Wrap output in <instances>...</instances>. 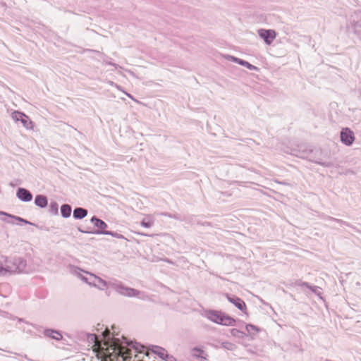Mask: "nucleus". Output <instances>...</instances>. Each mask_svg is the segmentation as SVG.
I'll return each mask as SVG.
<instances>
[{
  "instance_id": "f257e3e1",
  "label": "nucleus",
  "mask_w": 361,
  "mask_h": 361,
  "mask_svg": "<svg viewBox=\"0 0 361 361\" xmlns=\"http://www.w3.org/2000/svg\"><path fill=\"white\" fill-rule=\"evenodd\" d=\"M110 330L106 328L102 332L103 338L99 339L96 334H90L88 336L89 342L93 343V346L96 348L98 353L103 357L109 359L113 361L114 359L121 358L122 361H127L132 356V350L129 347H132L135 350V353L142 352L144 346L137 343H133L122 336V340L118 338L110 337Z\"/></svg>"
},
{
  "instance_id": "f03ea898",
  "label": "nucleus",
  "mask_w": 361,
  "mask_h": 361,
  "mask_svg": "<svg viewBox=\"0 0 361 361\" xmlns=\"http://www.w3.org/2000/svg\"><path fill=\"white\" fill-rule=\"evenodd\" d=\"M2 262L5 275L22 273L26 267V261L21 257H5Z\"/></svg>"
},
{
  "instance_id": "7ed1b4c3",
  "label": "nucleus",
  "mask_w": 361,
  "mask_h": 361,
  "mask_svg": "<svg viewBox=\"0 0 361 361\" xmlns=\"http://www.w3.org/2000/svg\"><path fill=\"white\" fill-rule=\"evenodd\" d=\"M204 317L211 322L224 326H233L235 323V320L233 318L221 311H205Z\"/></svg>"
},
{
  "instance_id": "20e7f679",
  "label": "nucleus",
  "mask_w": 361,
  "mask_h": 361,
  "mask_svg": "<svg viewBox=\"0 0 361 361\" xmlns=\"http://www.w3.org/2000/svg\"><path fill=\"white\" fill-rule=\"evenodd\" d=\"M111 286L118 294L126 297H136L142 300H145L147 298V295L143 292L125 286L121 283H113Z\"/></svg>"
},
{
  "instance_id": "39448f33",
  "label": "nucleus",
  "mask_w": 361,
  "mask_h": 361,
  "mask_svg": "<svg viewBox=\"0 0 361 361\" xmlns=\"http://www.w3.org/2000/svg\"><path fill=\"white\" fill-rule=\"evenodd\" d=\"M312 153V151H302V152L297 153L295 150H294L293 152H292L293 154L295 155L296 157H299L302 159H308L312 162L317 164L320 166H324V167H331L334 165L333 162L330 161H323L319 159H312L310 157V154Z\"/></svg>"
},
{
  "instance_id": "423d86ee",
  "label": "nucleus",
  "mask_w": 361,
  "mask_h": 361,
  "mask_svg": "<svg viewBox=\"0 0 361 361\" xmlns=\"http://www.w3.org/2000/svg\"><path fill=\"white\" fill-rule=\"evenodd\" d=\"M350 24L353 28L354 33L361 40V11L355 12L351 16Z\"/></svg>"
},
{
  "instance_id": "0eeeda50",
  "label": "nucleus",
  "mask_w": 361,
  "mask_h": 361,
  "mask_svg": "<svg viewBox=\"0 0 361 361\" xmlns=\"http://www.w3.org/2000/svg\"><path fill=\"white\" fill-rule=\"evenodd\" d=\"M341 140L346 146H350L355 140L353 131L348 128H343L341 131Z\"/></svg>"
},
{
  "instance_id": "6e6552de",
  "label": "nucleus",
  "mask_w": 361,
  "mask_h": 361,
  "mask_svg": "<svg viewBox=\"0 0 361 361\" xmlns=\"http://www.w3.org/2000/svg\"><path fill=\"white\" fill-rule=\"evenodd\" d=\"M70 269H71V272L72 274H75V276H77L78 277L81 279L83 281H85V283H87V284H89L90 286V281H93V279H91L92 274L87 272V271H84L81 269H80L77 267H74V266H71L70 267Z\"/></svg>"
},
{
  "instance_id": "1a4fd4ad",
  "label": "nucleus",
  "mask_w": 361,
  "mask_h": 361,
  "mask_svg": "<svg viewBox=\"0 0 361 361\" xmlns=\"http://www.w3.org/2000/svg\"><path fill=\"white\" fill-rule=\"evenodd\" d=\"M258 35L268 45L271 44L276 37V33L274 30L260 29L258 30Z\"/></svg>"
},
{
  "instance_id": "9d476101",
  "label": "nucleus",
  "mask_w": 361,
  "mask_h": 361,
  "mask_svg": "<svg viewBox=\"0 0 361 361\" xmlns=\"http://www.w3.org/2000/svg\"><path fill=\"white\" fill-rule=\"evenodd\" d=\"M11 118L16 121H20L23 126L29 128V125L31 122L29 121L28 117L23 113L15 111L11 114Z\"/></svg>"
},
{
  "instance_id": "9b49d317",
  "label": "nucleus",
  "mask_w": 361,
  "mask_h": 361,
  "mask_svg": "<svg viewBox=\"0 0 361 361\" xmlns=\"http://www.w3.org/2000/svg\"><path fill=\"white\" fill-rule=\"evenodd\" d=\"M78 230L80 232L85 233L104 234V235H111V236H113L114 238H116L126 239V238L123 235L119 234V233H116V232L109 231H87L82 230L81 228H78Z\"/></svg>"
},
{
  "instance_id": "f8f14e48",
  "label": "nucleus",
  "mask_w": 361,
  "mask_h": 361,
  "mask_svg": "<svg viewBox=\"0 0 361 361\" xmlns=\"http://www.w3.org/2000/svg\"><path fill=\"white\" fill-rule=\"evenodd\" d=\"M16 195L23 202H30L32 199V193L27 189L19 188L17 190Z\"/></svg>"
},
{
  "instance_id": "ddd939ff",
  "label": "nucleus",
  "mask_w": 361,
  "mask_h": 361,
  "mask_svg": "<svg viewBox=\"0 0 361 361\" xmlns=\"http://www.w3.org/2000/svg\"><path fill=\"white\" fill-rule=\"evenodd\" d=\"M91 279H93L92 281H90V286L97 287L99 290H104L107 287V283L99 276L94 274H91Z\"/></svg>"
},
{
  "instance_id": "4468645a",
  "label": "nucleus",
  "mask_w": 361,
  "mask_h": 361,
  "mask_svg": "<svg viewBox=\"0 0 361 361\" xmlns=\"http://www.w3.org/2000/svg\"><path fill=\"white\" fill-rule=\"evenodd\" d=\"M226 298L230 302L233 303L240 310L243 311L245 309V303L240 298L229 295H226Z\"/></svg>"
},
{
  "instance_id": "2eb2a0df",
  "label": "nucleus",
  "mask_w": 361,
  "mask_h": 361,
  "mask_svg": "<svg viewBox=\"0 0 361 361\" xmlns=\"http://www.w3.org/2000/svg\"><path fill=\"white\" fill-rule=\"evenodd\" d=\"M0 214L4 215L7 217V219H4L6 222L8 224H14L13 221H12L11 219H15L16 221L24 223L25 224H32V223L29 222L28 221L18 216H13L11 214H6L4 212H0Z\"/></svg>"
},
{
  "instance_id": "dca6fc26",
  "label": "nucleus",
  "mask_w": 361,
  "mask_h": 361,
  "mask_svg": "<svg viewBox=\"0 0 361 361\" xmlns=\"http://www.w3.org/2000/svg\"><path fill=\"white\" fill-rule=\"evenodd\" d=\"M35 204L40 208H45L48 204L47 197L43 195H37L35 199Z\"/></svg>"
},
{
  "instance_id": "f3484780",
  "label": "nucleus",
  "mask_w": 361,
  "mask_h": 361,
  "mask_svg": "<svg viewBox=\"0 0 361 361\" xmlns=\"http://www.w3.org/2000/svg\"><path fill=\"white\" fill-rule=\"evenodd\" d=\"M296 283L299 286H305V287L310 288L312 293H314L315 295H317L318 296H320L322 294L321 288L319 286H312L308 283L302 282L301 281H297Z\"/></svg>"
},
{
  "instance_id": "a211bd4d",
  "label": "nucleus",
  "mask_w": 361,
  "mask_h": 361,
  "mask_svg": "<svg viewBox=\"0 0 361 361\" xmlns=\"http://www.w3.org/2000/svg\"><path fill=\"white\" fill-rule=\"evenodd\" d=\"M44 336L47 337H50L53 339H55L56 341H60L62 339V335L61 333L58 331L53 330V329H46L44 332Z\"/></svg>"
},
{
  "instance_id": "6ab92c4d",
  "label": "nucleus",
  "mask_w": 361,
  "mask_h": 361,
  "mask_svg": "<svg viewBox=\"0 0 361 361\" xmlns=\"http://www.w3.org/2000/svg\"><path fill=\"white\" fill-rule=\"evenodd\" d=\"M87 215V210L82 207H77L73 210V217L76 219H82Z\"/></svg>"
},
{
  "instance_id": "aec40b11",
  "label": "nucleus",
  "mask_w": 361,
  "mask_h": 361,
  "mask_svg": "<svg viewBox=\"0 0 361 361\" xmlns=\"http://www.w3.org/2000/svg\"><path fill=\"white\" fill-rule=\"evenodd\" d=\"M91 222L94 224V225L97 227L100 231H104L107 227V224L102 220L98 219L96 216H93L91 219Z\"/></svg>"
},
{
  "instance_id": "412c9836",
  "label": "nucleus",
  "mask_w": 361,
  "mask_h": 361,
  "mask_svg": "<svg viewBox=\"0 0 361 361\" xmlns=\"http://www.w3.org/2000/svg\"><path fill=\"white\" fill-rule=\"evenodd\" d=\"M149 349L153 353L157 355L161 359L164 358V356L166 352L164 348L157 345H152Z\"/></svg>"
},
{
  "instance_id": "4be33fe9",
  "label": "nucleus",
  "mask_w": 361,
  "mask_h": 361,
  "mask_svg": "<svg viewBox=\"0 0 361 361\" xmlns=\"http://www.w3.org/2000/svg\"><path fill=\"white\" fill-rule=\"evenodd\" d=\"M71 207L69 204H64L61 207V214L63 218H68L71 214Z\"/></svg>"
},
{
  "instance_id": "5701e85b",
  "label": "nucleus",
  "mask_w": 361,
  "mask_h": 361,
  "mask_svg": "<svg viewBox=\"0 0 361 361\" xmlns=\"http://www.w3.org/2000/svg\"><path fill=\"white\" fill-rule=\"evenodd\" d=\"M231 334L233 336L240 338H243L246 336V334L244 332H243L237 329H232L231 330Z\"/></svg>"
},
{
  "instance_id": "b1692460",
  "label": "nucleus",
  "mask_w": 361,
  "mask_h": 361,
  "mask_svg": "<svg viewBox=\"0 0 361 361\" xmlns=\"http://www.w3.org/2000/svg\"><path fill=\"white\" fill-rule=\"evenodd\" d=\"M222 347L225 349H227L228 350H234L236 348V345L231 342H223L222 343Z\"/></svg>"
},
{
  "instance_id": "393cba45",
  "label": "nucleus",
  "mask_w": 361,
  "mask_h": 361,
  "mask_svg": "<svg viewBox=\"0 0 361 361\" xmlns=\"http://www.w3.org/2000/svg\"><path fill=\"white\" fill-rule=\"evenodd\" d=\"M240 65L243 66H245L247 68H248L249 70H255V71H257L258 70V68L250 64V63H248L247 61H244V60H241L240 61Z\"/></svg>"
},
{
  "instance_id": "a878e982",
  "label": "nucleus",
  "mask_w": 361,
  "mask_h": 361,
  "mask_svg": "<svg viewBox=\"0 0 361 361\" xmlns=\"http://www.w3.org/2000/svg\"><path fill=\"white\" fill-rule=\"evenodd\" d=\"M246 331L250 334H252L254 331H258V328L252 324H247L245 326Z\"/></svg>"
},
{
  "instance_id": "bb28decb",
  "label": "nucleus",
  "mask_w": 361,
  "mask_h": 361,
  "mask_svg": "<svg viewBox=\"0 0 361 361\" xmlns=\"http://www.w3.org/2000/svg\"><path fill=\"white\" fill-rule=\"evenodd\" d=\"M140 224H141V226H142L145 228H150L153 225V221H152V220L146 221V219H145L144 220H142L141 221Z\"/></svg>"
},
{
  "instance_id": "cd10ccee",
  "label": "nucleus",
  "mask_w": 361,
  "mask_h": 361,
  "mask_svg": "<svg viewBox=\"0 0 361 361\" xmlns=\"http://www.w3.org/2000/svg\"><path fill=\"white\" fill-rule=\"evenodd\" d=\"M50 211L54 214L58 213V204L53 202L50 204Z\"/></svg>"
},
{
  "instance_id": "c85d7f7f",
  "label": "nucleus",
  "mask_w": 361,
  "mask_h": 361,
  "mask_svg": "<svg viewBox=\"0 0 361 361\" xmlns=\"http://www.w3.org/2000/svg\"><path fill=\"white\" fill-rule=\"evenodd\" d=\"M162 360L164 361H176V359L173 355L168 354L167 351L166 352Z\"/></svg>"
},
{
  "instance_id": "c756f323",
  "label": "nucleus",
  "mask_w": 361,
  "mask_h": 361,
  "mask_svg": "<svg viewBox=\"0 0 361 361\" xmlns=\"http://www.w3.org/2000/svg\"><path fill=\"white\" fill-rule=\"evenodd\" d=\"M228 59H229L230 60H231L232 61L235 62V63H238V64H240V61H241V60H242V59H240L236 58V57L233 56H228Z\"/></svg>"
},
{
  "instance_id": "7c9ffc66",
  "label": "nucleus",
  "mask_w": 361,
  "mask_h": 361,
  "mask_svg": "<svg viewBox=\"0 0 361 361\" xmlns=\"http://www.w3.org/2000/svg\"><path fill=\"white\" fill-rule=\"evenodd\" d=\"M4 266L3 262H0V276H4Z\"/></svg>"
},
{
  "instance_id": "2f4dec72",
  "label": "nucleus",
  "mask_w": 361,
  "mask_h": 361,
  "mask_svg": "<svg viewBox=\"0 0 361 361\" xmlns=\"http://www.w3.org/2000/svg\"><path fill=\"white\" fill-rule=\"evenodd\" d=\"M125 94L130 99H132L133 100H134L135 102H138V101L137 99H135L130 94H128L127 92H125Z\"/></svg>"
},
{
  "instance_id": "473e14b6",
  "label": "nucleus",
  "mask_w": 361,
  "mask_h": 361,
  "mask_svg": "<svg viewBox=\"0 0 361 361\" xmlns=\"http://www.w3.org/2000/svg\"><path fill=\"white\" fill-rule=\"evenodd\" d=\"M108 64H109V65H111V66H112L115 67V68H121L118 65H117V64H116V63H111V62H109V63H108Z\"/></svg>"
},
{
  "instance_id": "72a5a7b5",
  "label": "nucleus",
  "mask_w": 361,
  "mask_h": 361,
  "mask_svg": "<svg viewBox=\"0 0 361 361\" xmlns=\"http://www.w3.org/2000/svg\"><path fill=\"white\" fill-rule=\"evenodd\" d=\"M331 219L334 221H336L338 223L343 224V221L339 220V219H334V218H331Z\"/></svg>"
},
{
  "instance_id": "f704fd0d",
  "label": "nucleus",
  "mask_w": 361,
  "mask_h": 361,
  "mask_svg": "<svg viewBox=\"0 0 361 361\" xmlns=\"http://www.w3.org/2000/svg\"><path fill=\"white\" fill-rule=\"evenodd\" d=\"M116 87L119 90L123 91V90H122V89H121V87L119 85H116Z\"/></svg>"
},
{
  "instance_id": "c9c22d12",
  "label": "nucleus",
  "mask_w": 361,
  "mask_h": 361,
  "mask_svg": "<svg viewBox=\"0 0 361 361\" xmlns=\"http://www.w3.org/2000/svg\"><path fill=\"white\" fill-rule=\"evenodd\" d=\"M145 355H146V356H148V355H149V353H148V352H147V353H145Z\"/></svg>"
},
{
  "instance_id": "e433bc0d",
  "label": "nucleus",
  "mask_w": 361,
  "mask_h": 361,
  "mask_svg": "<svg viewBox=\"0 0 361 361\" xmlns=\"http://www.w3.org/2000/svg\"><path fill=\"white\" fill-rule=\"evenodd\" d=\"M140 235H142L144 236H146L147 235L146 234H143V233H140Z\"/></svg>"
}]
</instances>
